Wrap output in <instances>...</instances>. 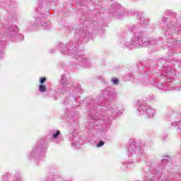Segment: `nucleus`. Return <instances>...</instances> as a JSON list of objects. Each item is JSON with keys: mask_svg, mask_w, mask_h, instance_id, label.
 <instances>
[{"mask_svg": "<svg viewBox=\"0 0 181 181\" xmlns=\"http://www.w3.org/2000/svg\"><path fill=\"white\" fill-rule=\"evenodd\" d=\"M39 91L40 93H45V91H46V86L42 85V84L40 85L39 86Z\"/></svg>", "mask_w": 181, "mask_h": 181, "instance_id": "1", "label": "nucleus"}, {"mask_svg": "<svg viewBox=\"0 0 181 181\" xmlns=\"http://www.w3.org/2000/svg\"><path fill=\"white\" fill-rule=\"evenodd\" d=\"M112 83H113L115 85L117 86V84H118L119 83V80H118L117 78H113L112 79Z\"/></svg>", "mask_w": 181, "mask_h": 181, "instance_id": "2", "label": "nucleus"}, {"mask_svg": "<svg viewBox=\"0 0 181 181\" xmlns=\"http://www.w3.org/2000/svg\"><path fill=\"white\" fill-rule=\"evenodd\" d=\"M45 81H46V77H41L40 78V83L41 84H45Z\"/></svg>", "mask_w": 181, "mask_h": 181, "instance_id": "3", "label": "nucleus"}, {"mask_svg": "<svg viewBox=\"0 0 181 181\" xmlns=\"http://www.w3.org/2000/svg\"><path fill=\"white\" fill-rule=\"evenodd\" d=\"M59 135H60V131L57 130V133H56V134H54L52 135V136H53V138L56 139V138H57V136H59Z\"/></svg>", "mask_w": 181, "mask_h": 181, "instance_id": "4", "label": "nucleus"}, {"mask_svg": "<svg viewBox=\"0 0 181 181\" xmlns=\"http://www.w3.org/2000/svg\"><path fill=\"white\" fill-rule=\"evenodd\" d=\"M104 144H105L104 141H100L99 143H98V144L97 145V147H98V148H100V147L104 146Z\"/></svg>", "mask_w": 181, "mask_h": 181, "instance_id": "5", "label": "nucleus"}]
</instances>
